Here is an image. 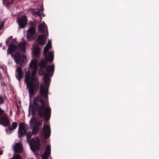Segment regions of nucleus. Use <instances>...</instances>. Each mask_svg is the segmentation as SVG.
I'll use <instances>...</instances> for the list:
<instances>
[{"label":"nucleus","mask_w":159,"mask_h":159,"mask_svg":"<svg viewBox=\"0 0 159 159\" xmlns=\"http://www.w3.org/2000/svg\"><path fill=\"white\" fill-rule=\"evenodd\" d=\"M2 46V43H1L0 44V46L1 47Z\"/></svg>","instance_id":"nucleus-30"},{"label":"nucleus","mask_w":159,"mask_h":159,"mask_svg":"<svg viewBox=\"0 0 159 159\" xmlns=\"http://www.w3.org/2000/svg\"><path fill=\"white\" fill-rule=\"evenodd\" d=\"M27 42V41H21L19 43L17 47L13 44H11L7 50V53L11 54V56L16 63L20 66L22 65L26 60V57L23 55L20 54L18 52L15 54H11V53L16 51H20L22 53H24L25 51V45Z\"/></svg>","instance_id":"nucleus-3"},{"label":"nucleus","mask_w":159,"mask_h":159,"mask_svg":"<svg viewBox=\"0 0 159 159\" xmlns=\"http://www.w3.org/2000/svg\"><path fill=\"white\" fill-rule=\"evenodd\" d=\"M51 147L48 145L46 148V150L42 156V159H47L48 158L50 154Z\"/></svg>","instance_id":"nucleus-14"},{"label":"nucleus","mask_w":159,"mask_h":159,"mask_svg":"<svg viewBox=\"0 0 159 159\" xmlns=\"http://www.w3.org/2000/svg\"><path fill=\"white\" fill-rule=\"evenodd\" d=\"M47 39L44 35L39 36L37 39V41L41 45H43L46 43Z\"/></svg>","instance_id":"nucleus-17"},{"label":"nucleus","mask_w":159,"mask_h":159,"mask_svg":"<svg viewBox=\"0 0 159 159\" xmlns=\"http://www.w3.org/2000/svg\"><path fill=\"white\" fill-rule=\"evenodd\" d=\"M30 122L31 125H34V127L38 128L41 126L42 124V122L41 121H36L34 118H32L30 120Z\"/></svg>","instance_id":"nucleus-18"},{"label":"nucleus","mask_w":159,"mask_h":159,"mask_svg":"<svg viewBox=\"0 0 159 159\" xmlns=\"http://www.w3.org/2000/svg\"><path fill=\"white\" fill-rule=\"evenodd\" d=\"M39 130V128L34 127L32 130L33 134H34L38 132Z\"/></svg>","instance_id":"nucleus-20"},{"label":"nucleus","mask_w":159,"mask_h":159,"mask_svg":"<svg viewBox=\"0 0 159 159\" xmlns=\"http://www.w3.org/2000/svg\"><path fill=\"white\" fill-rule=\"evenodd\" d=\"M43 133L45 137L47 138L49 137L50 135V126L47 124L43 126Z\"/></svg>","instance_id":"nucleus-13"},{"label":"nucleus","mask_w":159,"mask_h":159,"mask_svg":"<svg viewBox=\"0 0 159 159\" xmlns=\"http://www.w3.org/2000/svg\"><path fill=\"white\" fill-rule=\"evenodd\" d=\"M29 128L27 125L25 124L21 123L19 125L18 130V136L20 137H22L27 131Z\"/></svg>","instance_id":"nucleus-7"},{"label":"nucleus","mask_w":159,"mask_h":159,"mask_svg":"<svg viewBox=\"0 0 159 159\" xmlns=\"http://www.w3.org/2000/svg\"><path fill=\"white\" fill-rule=\"evenodd\" d=\"M32 135L31 132H29L26 133L27 141L28 143L30 144L31 149L33 151L36 150H39L40 149V143L39 142L34 141L33 143L32 142L30 141V138Z\"/></svg>","instance_id":"nucleus-6"},{"label":"nucleus","mask_w":159,"mask_h":159,"mask_svg":"<svg viewBox=\"0 0 159 159\" xmlns=\"http://www.w3.org/2000/svg\"><path fill=\"white\" fill-rule=\"evenodd\" d=\"M50 159H52L51 157H50Z\"/></svg>","instance_id":"nucleus-32"},{"label":"nucleus","mask_w":159,"mask_h":159,"mask_svg":"<svg viewBox=\"0 0 159 159\" xmlns=\"http://www.w3.org/2000/svg\"><path fill=\"white\" fill-rule=\"evenodd\" d=\"M35 110L38 111L40 117H45L46 121L50 118L51 109L44 103L42 98L39 95L34 98L32 106L31 105V103H30L29 111L30 112L32 110L33 112L34 113Z\"/></svg>","instance_id":"nucleus-1"},{"label":"nucleus","mask_w":159,"mask_h":159,"mask_svg":"<svg viewBox=\"0 0 159 159\" xmlns=\"http://www.w3.org/2000/svg\"><path fill=\"white\" fill-rule=\"evenodd\" d=\"M4 112V111L0 107V117L2 115Z\"/></svg>","instance_id":"nucleus-26"},{"label":"nucleus","mask_w":159,"mask_h":159,"mask_svg":"<svg viewBox=\"0 0 159 159\" xmlns=\"http://www.w3.org/2000/svg\"><path fill=\"white\" fill-rule=\"evenodd\" d=\"M54 68V65L49 66L47 67V72L44 74V82L46 87L45 88L43 84L40 85V94L41 96L45 98L48 97V92L50 81V78L48 76H51L52 75L53 73Z\"/></svg>","instance_id":"nucleus-4"},{"label":"nucleus","mask_w":159,"mask_h":159,"mask_svg":"<svg viewBox=\"0 0 159 159\" xmlns=\"http://www.w3.org/2000/svg\"><path fill=\"white\" fill-rule=\"evenodd\" d=\"M38 30L39 31H40L42 33L46 32L47 34L46 35V36H48L47 26L44 22H43L42 24H40L39 25Z\"/></svg>","instance_id":"nucleus-12"},{"label":"nucleus","mask_w":159,"mask_h":159,"mask_svg":"<svg viewBox=\"0 0 159 159\" xmlns=\"http://www.w3.org/2000/svg\"><path fill=\"white\" fill-rule=\"evenodd\" d=\"M17 125V124L16 122H13L12 124V129L14 130L16 129Z\"/></svg>","instance_id":"nucleus-19"},{"label":"nucleus","mask_w":159,"mask_h":159,"mask_svg":"<svg viewBox=\"0 0 159 159\" xmlns=\"http://www.w3.org/2000/svg\"><path fill=\"white\" fill-rule=\"evenodd\" d=\"M12 130V127L11 126H10L9 128L6 129L7 134H11V131Z\"/></svg>","instance_id":"nucleus-21"},{"label":"nucleus","mask_w":159,"mask_h":159,"mask_svg":"<svg viewBox=\"0 0 159 159\" xmlns=\"http://www.w3.org/2000/svg\"><path fill=\"white\" fill-rule=\"evenodd\" d=\"M43 8L42 7L40 10H39L38 11H37V14L39 16H41V14L40 12V11H43ZM43 13H42V14Z\"/></svg>","instance_id":"nucleus-23"},{"label":"nucleus","mask_w":159,"mask_h":159,"mask_svg":"<svg viewBox=\"0 0 159 159\" xmlns=\"http://www.w3.org/2000/svg\"><path fill=\"white\" fill-rule=\"evenodd\" d=\"M30 67H33V70L31 75L30 70L26 72L25 82L26 83L27 87L28 88L30 94H33L34 90H37L39 86L37 78L34 76L38 66L37 60L36 59L31 60L30 64Z\"/></svg>","instance_id":"nucleus-2"},{"label":"nucleus","mask_w":159,"mask_h":159,"mask_svg":"<svg viewBox=\"0 0 159 159\" xmlns=\"http://www.w3.org/2000/svg\"><path fill=\"white\" fill-rule=\"evenodd\" d=\"M52 47L51 41L49 40L46 45L43 51V55L45 56V61L42 59L39 63V66L42 69L45 68L47 64V61L52 62L53 59V52L52 51L48 52V50Z\"/></svg>","instance_id":"nucleus-5"},{"label":"nucleus","mask_w":159,"mask_h":159,"mask_svg":"<svg viewBox=\"0 0 159 159\" xmlns=\"http://www.w3.org/2000/svg\"><path fill=\"white\" fill-rule=\"evenodd\" d=\"M9 159H22V158L19 155L16 154L14 156V159L13 158H10Z\"/></svg>","instance_id":"nucleus-22"},{"label":"nucleus","mask_w":159,"mask_h":159,"mask_svg":"<svg viewBox=\"0 0 159 159\" xmlns=\"http://www.w3.org/2000/svg\"><path fill=\"white\" fill-rule=\"evenodd\" d=\"M14 149L15 152L20 153L23 150V148L20 143H17L14 145Z\"/></svg>","instance_id":"nucleus-15"},{"label":"nucleus","mask_w":159,"mask_h":159,"mask_svg":"<svg viewBox=\"0 0 159 159\" xmlns=\"http://www.w3.org/2000/svg\"><path fill=\"white\" fill-rule=\"evenodd\" d=\"M17 21L21 28H24L27 23V18L25 16L17 19Z\"/></svg>","instance_id":"nucleus-9"},{"label":"nucleus","mask_w":159,"mask_h":159,"mask_svg":"<svg viewBox=\"0 0 159 159\" xmlns=\"http://www.w3.org/2000/svg\"><path fill=\"white\" fill-rule=\"evenodd\" d=\"M0 124L4 126L10 125V121L7 114H4L0 117Z\"/></svg>","instance_id":"nucleus-8"},{"label":"nucleus","mask_w":159,"mask_h":159,"mask_svg":"<svg viewBox=\"0 0 159 159\" xmlns=\"http://www.w3.org/2000/svg\"><path fill=\"white\" fill-rule=\"evenodd\" d=\"M2 152L0 150V155H2Z\"/></svg>","instance_id":"nucleus-29"},{"label":"nucleus","mask_w":159,"mask_h":159,"mask_svg":"<svg viewBox=\"0 0 159 159\" xmlns=\"http://www.w3.org/2000/svg\"><path fill=\"white\" fill-rule=\"evenodd\" d=\"M32 53L33 56L39 58L40 56V49L37 45H34L32 50Z\"/></svg>","instance_id":"nucleus-11"},{"label":"nucleus","mask_w":159,"mask_h":159,"mask_svg":"<svg viewBox=\"0 0 159 159\" xmlns=\"http://www.w3.org/2000/svg\"><path fill=\"white\" fill-rule=\"evenodd\" d=\"M39 74L42 75L43 74L44 71H43L41 69L39 70Z\"/></svg>","instance_id":"nucleus-28"},{"label":"nucleus","mask_w":159,"mask_h":159,"mask_svg":"<svg viewBox=\"0 0 159 159\" xmlns=\"http://www.w3.org/2000/svg\"><path fill=\"white\" fill-rule=\"evenodd\" d=\"M42 19V17H41V18H40V20H41V19Z\"/></svg>","instance_id":"nucleus-31"},{"label":"nucleus","mask_w":159,"mask_h":159,"mask_svg":"<svg viewBox=\"0 0 159 159\" xmlns=\"http://www.w3.org/2000/svg\"><path fill=\"white\" fill-rule=\"evenodd\" d=\"M23 74L21 69L19 67H17L16 72V76L19 81L22 78Z\"/></svg>","instance_id":"nucleus-16"},{"label":"nucleus","mask_w":159,"mask_h":159,"mask_svg":"<svg viewBox=\"0 0 159 159\" xmlns=\"http://www.w3.org/2000/svg\"><path fill=\"white\" fill-rule=\"evenodd\" d=\"M4 101V100L2 96V95H0V104H2L3 103Z\"/></svg>","instance_id":"nucleus-24"},{"label":"nucleus","mask_w":159,"mask_h":159,"mask_svg":"<svg viewBox=\"0 0 159 159\" xmlns=\"http://www.w3.org/2000/svg\"><path fill=\"white\" fill-rule=\"evenodd\" d=\"M12 36H11L9 38H8L6 41V44L7 45L8 43L9 40L12 39Z\"/></svg>","instance_id":"nucleus-25"},{"label":"nucleus","mask_w":159,"mask_h":159,"mask_svg":"<svg viewBox=\"0 0 159 159\" xmlns=\"http://www.w3.org/2000/svg\"><path fill=\"white\" fill-rule=\"evenodd\" d=\"M35 34V30L34 28L32 27H30L27 31V39L29 40L33 39V37Z\"/></svg>","instance_id":"nucleus-10"},{"label":"nucleus","mask_w":159,"mask_h":159,"mask_svg":"<svg viewBox=\"0 0 159 159\" xmlns=\"http://www.w3.org/2000/svg\"><path fill=\"white\" fill-rule=\"evenodd\" d=\"M3 26L4 24L3 23H2L0 25V31H1L2 29Z\"/></svg>","instance_id":"nucleus-27"}]
</instances>
